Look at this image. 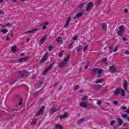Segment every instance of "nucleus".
I'll use <instances>...</instances> for the list:
<instances>
[{"instance_id": "obj_18", "label": "nucleus", "mask_w": 129, "mask_h": 129, "mask_svg": "<svg viewBox=\"0 0 129 129\" xmlns=\"http://www.w3.org/2000/svg\"><path fill=\"white\" fill-rule=\"evenodd\" d=\"M117 121L119 125H122L123 122H124L123 120L121 119L120 118L117 119Z\"/></svg>"}, {"instance_id": "obj_11", "label": "nucleus", "mask_w": 129, "mask_h": 129, "mask_svg": "<svg viewBox=\"0 0 129 129\" xmlns=\"http://www.w3.org/2000/svg\"><path fill=\"white\" fill-rule=\"evenodd\" d=\"M52 67L53 64H50L47 68H46L43 72V74H46V73H47V72H48V71H49V70H50Z\"/></svg>"}, {"instance_id": "obj_8", "label": "nucleus", "mask_w": 129, "mask_h": 129, "mask_svg": "<svg viewBox=\"0 0 129 129\" xmlns=\"http://www.w3.org/2000/svg\"><path fill=\"white\" fill-rule=\"evenodd\" d=\"M46 39H47V35H45L43 36L40 40H39V45L41 46L44 44V42L46 41Z\"/></svg>"}, {"instance_id": "obj_20", "label": "nucleus", "mask_w": 129, "mask_h": 129, "mask_svg": "<svg viewBox=\"0 0 129 129\" xmlns=\"http://www.w3.org/2000/svg\"><path fill=\"white\" fill-rule=\"evenodd\" d=\"M102 28L103 31H106L107 29V24L106 23H103L102 25Z\"/></svg>"}, {"instance_id": "obj_64", "label": "nucleus", "mask_w": 129, "mask_h": 129, "mask_svg": "<svg viewBox=\"0 0 129 129\" xmlns=\"http://www.w3.org/2000/svg\"><path fill=\"white\" fill-rule=\"evenodd\" d=\"M58 84V83H56L54 84V86H57V84Z\"/></svg>"}, {"instance_id": "obj_9", "label": "nucleus", "mask_w": 129, "mask_h": 129, "mask_svg": "<svg viewBox=\"0 0 129 129\" xmlns=\"http://www.w3.org/2000/svg\"><path fill=\"white\" fill-rule=\"evenodd\" d=\"M38 30V28H35L32 30H28L26 32H25V34H32L33 33H35L37 32Z\"/></svg>"}, {"instance_id": "obj_61", "label": "nucleus", "mask_w": 129, "mask_h": 129, "mask_svg": "<svg viewBox=\"0 0 129 129\" xmlns=\"http://www.w3.org/2000/svg\"><path fill=\"white\" fill-rule=\"evenodd\" d=\"M10 35L11 36V37H13L14 36V34H13V33H11L10 34Z\"/></svg>"}, {"instance_id": "obj_27", "label": "nucleus", "mask_w": 129, "mask_h": 129, "mask_svg": "<svg viewBox=\"0 0 129 129\" xmlns=\"http://www.w3.org/2000/svg\"><path fill=\"white\" fill-rule=\"evenodd\" d=\"M89 46V45L87 44V45H86L83 47L84 51H87V50H88V46Z\"/></svg>"}, {"instance_id": "obj_45", "label": "nucleus", "mask_w": 129, "mask_h": 129, "mask_svg": "<svg viewBox=\"0 0 129 129\" xmlns=\"http://www.w3.org/2000/svg\"><path fill=\"white\" fill-rule=\"evenodd\" d=\"M79 87H78V85H77V86H76L74 87V90H77V89H78Z\"/></svg>"}, {"instance_id": "obj_7", "label": "nucleus", "mask_w": 129, "mask_h": 129, "mask_svg": "<svg viewBox=\"0 0 129 129\" xmlns=\"http://www.w3.org/2000/svg\"><path fill=\"white\" fill-rule=\"evenodd\" d=\"M70 21H71V17H69L66 21L64 24V28L68 27V26H69V24H70Z\"/></svg>"}, {"instance_id": "obj_31", "label": "nucleus", "mask_w": 129, "mask_h": 129, "mask_svg": "<svg viewBox=\"0 0 129 129\" xmlns=\"http://www.w3.org/2000/svg\"><path fill=\"white\" fill-rule=\"evenodd\" d=\"M118 48H119V45H117L115 47V49L114 50V53H115V52H117V50H118Z\"/></svg>"}, {"instance_id": "obj_24", "label": "nucleus", "mask_w": 129, "mask_h": 129, "mask_svg": "<svg viewBox=\"0 0 129 129\" xmlns=\"http://www.w3.org/2000/svg\"><path fill=\"white\" fill-rule=\"evenodd\" d=\"M102 82H103V79H100L96 81L95 83H96V84H98V83H102Z\"/></svg>"}, {"instance_id": "obj_1", "label": "nucleus", "mask_w": 129, "mask_h": 129, "mask_svg": "<svg viewBox=\"0 0 129 129\" xmlns=\"http://www.w3.org/2000/svg\"><path fill=\"white\" fill-rule=\"evenodd\" d=\"M124 26L123 25H121L119 27V30L117 32V34L118 36H123L124 34L123 32H124Z\"/></svg>"}, {"instance_id": "obj_12", "label": "nucleus", "mask_w": 129, "mask_h": 129, "mask_svg": "<svg viewBox=\"0 0 129 129\" xmlns=\"http://www.w3.org/2000/svg\"><path fill=\"white\" fill-rule=\"evenodd\" d=\"M11 50L12 53H15L17 51H19V49H18L16 46L12 47L11 48Z\"/></svg>"}, {"instance_id": "obj_50", "label": "nucleus", "mask_w": 129, "mask_h": 129, "mask_svg": "<svg viewBox=\"0 0 129 129\" xmlns=\"http://www.w3.org/2000/svg\"><path fill=\"white\" fill-rule=\"evenodd\" d=\"M6 27H11V26H12V24H11L10 23H7V24H6Z\"/></svg>"}, {"instance_id": "obj_56", "label": "nucleus", "mask_w": 129, "mask_h": 129, "mask_svg": "<svg viewBox=\"0 0 129 129\" xmlns=\"http://www.w3.org/2000/svg\"><path fill=\"white\" fill-rule=\"evenodd\" d=\"M103 61L104 62H106V61H107V58H104V59H103Z\"/></svg>"}, {"instance_id": "obj_33", "label": "nucleus", "mask_w": 129, "mask_h": 129, "mask_svg": "<svg viewBox=\"0 0 129 129\" xmlns=\"http://www.w3.org/2000/svg\"><path fill=\"white\" fill-rule=\"evenodd\" d=\"M83 121H84V118H81L78 120V123H81L82 122H83Z\"/></svg>"}, {"instance_id": "obj_47", "label": "nucleus", "mask_w": 129, "mask_h": 129, "mask_svg": "<svg viewBox=\"0 0 129 129\" xmlns=\"http://www.w3.org/2000/svg\"><path fill=\"white\" fill-rule=\"evenodd\" d=\"M77 38H78L77 36H75V37H74L73 38V40L74 41H76V40H77Z\"/></svg>"}, {"instance_id": "obj_14", "label": "nucleus", "mask_w": 129, "mask_h": 129, "mask_svg": "<svg viewBox=\"0 0 129 129\" xmlns=\"http://www.w3.org/2000/svg\"><path fill=\"white\" fill-rule=\"evenodd\" d=\"M82 15H83V12L78 13L77 14H76V15L75 16V17L74 18V19H78V18H80V17H81L82 16Z\"/></svg>"}, {"instance_id": "obj_51", "label": "nucleus", "mask_w": 129, "mask_h": 129, "mask_svg": "<svg viewBox=\"0 0 129 129\" xmlns=\"http://www.w3.org/2000/svg\"><path fill=\"white\" fill-rule=\"evenodd\" d=\"M123 126H127V123L124 122L123 123Z\"/></svg>"}, {"instance_id": "obj_34", "label": "nucleus", "mask_w": 129, "mask_h": 129, "mask_svg": "<svg viewBox=\"0 0 129 129\" xmlns=\"http://www.w3.org/2000/svg\"><path fill=\"white\" fill-rule=\"evenodd\" d=\"M122 118H127V114H122Z\"/></svg>"}, {"instance_id": "obj_15", "label": "nucleus", "mask_w": 129, "mask_h": 129, "mask_svg": "<svg viewBox=\"0 0 129 129\" xmlns=\"http://www.w3.org/2000/svg\"><path fill=\"white\" fill-rule=\"evenodd\" d=\"M120 89H116L115 90L113 91V93L114 95H118L119 94V92L120 91Z\"/></svg>"}, {"instance_id": "obj_16", "label": "nucleus", "mask_w": 129, "mask_h": 129, "mask_svg": "<svg viewBox=\"0 0 129 129\" xmlns=\"http://www.w3.org/2000/svg\"><path fill=\"white\" fill-rule=\"evenodd\" d=\"M119 93L121 94V96H125V91L122 89H120Z\"/></svg>"}, {"instance_id": "obj_40", "label": "nucleus", "mask_w": 129, "mask_h": 129, "mask_svg": "<svg viewBox=\"0 0 129 129\" xmlns=\"http://www.w3.org/2000/svg\"><path fill=\"white\" fill-rule=\"evenodd\" d=\"M37 122L36 121V120H33L31 123V125H35V124Z\"/></svg>"}, {"instance_id": "obj_26", "label": "nucleus", "mask_w": 129, "mask_h": 129, "mask_svg": "<svg viewBox=\"0 0 129 129\" xmlns=\"http://www.w3.org/2000/svg\"><path fill=\"white\" fill-rule=\"evenodd\" d=\"M66 64H67L66 62H65L64 61H63L59 63V67H64V66H65V65H66Z\"/></svg>"}, {"instance_id": "obj_58", "label": "nucleus", "mask_w": 129, "mask_h": 129, "mask_svg": "<svg viewBox=\"0 0 129 129\" xmlns=\"http://www.w3.org/2000/svg\"><path fill=\"white\" fill-rule=\"evenodd\" d=\"M25 55V53H21L20 54V56H21V57H23V56H24Z\"/></svg>"}, {"instance_id": "obj_35", "label": "nucleus", "mask_w": 129, "mask_h": 129, "mask_svg": "<svg viewBox=\"0 0 129 129\" xmlns=\"http://www.w3.org/2000/svg\"><path fill=\"white\" fill-rule=\"evenodd\" d=\"M52 49H53V46L52 45H50L49 47H48V51L49 52H51V51H52Z\"/></svg>"}, {"instance_id": "obj_22", "label": "nucleus", "mask_w": 129, "mask_h": 129, "mask_svg": "<svg viewBox=\"0 0 129 129\" xmlns=\"http://www.w3.org/2000/svg\"><path fill=\"white\" fill-rule=\"evenodd\" d=\"M59 109H56L55 108H52L50 112L51 113H55V112H57V111H58Z\"/></svg>"}, {"instance_id": "obj_19", "label": "nucleus", "mask_w": 129, "mask_h": 129, "mask_svg": "<svg viewBox=\"0 0 129 129\" xmlns=\"http://www.w3.org/2000/svg\"><path fill=\"white\" fill-rule=\"evenodd\" d=\"M123 87H124V89H125V90H127V88H126V87H127V85H128V83H127V81L126 80H124L123 81Z\"/></svg>"}, {"instance_id": "obj_54", "label": "nucleus", "mask_w": 129, "mask_h": 129, "mask_svg": "<svg viewBox=\"0 0 129 129\" xmlns=\"http://www.w3.org/2000/svg\"><path fill=\"white\" fill-rule=\"evenodd\" d=\"M124 12H125V13H128V10L127 9H125Z\"/></svg>"}, {"instance_id": "obj_30", "label": "nucleus", "mask_w": 129, "mask_h": 129, "mask_svg": "<svg viewBox=\"0 0 129 129\" xmlns=\"http://www.w3.org/2000/svg\"><path fill=\"white\" fill-rule=\"evenodd\" d=\"M92 71H93V73L94 74L96 73V72H97V71H98V68L93 69Z\"/></svg>"}, {"instance_id": "obj_62", "label": "nucleus", "mask_w": 129, "mask_h": 129, "mask_svg": "<svg viewBox=\"0 0 129 129\" xmlns=\"http://www.w3.org/2000/svg\"><path fill=\"white\" fill-rule=\"evenodd\" d=\"M101 0H98V4H100Z\"/></svg>"}, {"instance_id": "obj_49", "label": "nucleus", "mask_w": 129, "mask_h": 129, "mask_svg": "<svg viewBox=\"0 0 129 129\" xmlns=\"http://www.w3.org/2000/svg\"><path fill=\"white\" fill-rule=\"evenodd\" d=\"M126 55H129V50H126L124 52Z\"/></svg>"}, {"instance_id": "obj_2", "label": "nucleus", "mask_w": 129, "mask_h": 129, "mask_svg": "<svg viewBox=\"0 0 129 129\" xmlns=\"http://www.w3.org/2000/svg\"><path fill=\"white\" fill-rule=\"evenodd\" d=\"M49 57V53L46 52L45 55L43 56V57L40 61V63L42 64L43 63H44V62H46L48 60V58Z\"/></svg>"}, {"instance_id": "obj_42", "label": "nucleus", "mask_w": 129, "mask_h": 129, "mask_svg": "<svg viewBox=\"0 0 129 129\" xmlns=\"http://www.w3.org/2000/svg\"><path fill=\"white\" fill-rule=\"evenodd\" d=\"M114 123H115V121L112 120L110 123V125H111V126H112V125H113V124H114Z\"/></svg>"}, {"instance_id": "obj_59", "label": "nucleus", "mask_w": 129, "mask_h": 129, "mask_svg": "<svg viewBox=\"0 0 129 129\" xmlns=\"http://www.w3.org/2000/svg\"><path fill=\"white\" fill-rule=\"evenodd\" d=\"M44 25H45L44 24V23H41V24H40L39 26H38V27H41V26H44Z\"/></svg>"}, {"instance_id": "obj_53", "label": "nucleus", "mask_w": 129, "mask_h": 129, "mask_svg": "<svg viewBox=\"0 0 129 129\" xmlns=\"http://www.w3.org/2000/svg\"><path fill=\"white\" fill-rule=\"evenodd\" d=\"M6 41H10V37L9 36H7Z\"/></svg>"}, {"instance_id": "obj_39", "label": "nucleus", "mask_w": 129, "mask_h": 129, "mask_svg": "<svg viewBox=\"0 0 129 129\" xmlns=\"http://www.w3.org/2000/svg\"><path fill=\"white\" fill-rule=\"evenodd\" d=\"M89 63H90V62H89V61H87V62H86V66L85 67V68L86 69H87V68H88V65H89Z\"/></svg>"}, {"instance_id": "obj_38", "label": "nucleus", "mask_w": 129, "mask_h": 129, "mask_svg": "<svg viewBox=\"0 0 129 129\" xmlns=\"http://www.w3.org/2000/svg\"><path fill=\"white\" fill-rule=\"evenodd\" d=\"M112 49H113V46H111L109 47L110 53H112Z\"/></svg>"}, {"instance_id": "obj_36", "label": "nucleus", "mask_w": 129, "mask_h": 129, "mask_svg": "<svg viewBox=\"0 0 129 129\" xmlns=\"http://www.w3.org/2000/svg\"><path fill=\"white\" fill-rule=\"evenodd\" d=\"M73 44H74V43H70V44L69 45V46H68V49H71V47H72V46L73 45Z\"/></svg>"}, {"instance_id": "obj_44", "label": "nucleus", "mask_w": 129, "mask_h": 129, "mask_svg": "<svg viewBox=\"0 0 129 129\" xmlns=\"http://www.w3.org/2000/svg\"><path fill=\"white\" fill-rule=\"evenodd\" d=\"M0 15H5V12L3 10H0Z\"/></svg>"}, {"instance_id": "obj_37", "label": "nucleus", "mask_w": 129, "mask_h": 129, "mask_svg": "<svg viewBox=\"0 0 129 129\" xmlns=\"http://www.w3.org/2000/svg\"><path fill=\"white\" fill-rule=\"evenodd\" d=\"M121 109L122 110H126V109H127V107H126V106H123L121 107Z\"/></svg>"}, {"instance_id": "obj_25", "label": "nucleus", "mask_w": 129, "mask_h": 129, "mask_svg": "<svg viewBox=\"0 0 129 129\" xmlns=\"http://www.w3.org/2000/svg\"><path fill=\"white\" fill-rule=\"evenodd\" d=\"M55 127L56 129H63V126L59 124H55Z\"/></svg>"}, {"instance_id": "obj_17", "label": "nucleus", "mask_w": 129, "mask_h": 129, "mask_svg": "<svg viewBox=\"0 0 129 129\" xmlns=\"http://www.w3.org/2000/svg\"><path fill=\"white\" fill-rule=\"evenodd\" d=\"M68 116V114L66 112L64 113V115H60L59 117L60 118V119H63L64 118H66Z\"/></svg>"}, {"instance_id": "obj_4", "label": "nucleus", "mask_w": 129, "mask_h": 129, "mask_svg": "<svg viewBox=\"0 0 129 129\" xmlns=\"http://www.w3.org/2000/svg\"><path fill=\"white\" fill-rule=\"evenodd\" d=\"M93 8V3L92 2H90L88 3L87 7L86 8V11L88 12L90 10H91Z\"/></svg>"}, {"instance_id": "obj_55", "label": "nucleus", "mask_w": 129, "mask_h": 129, "mask_svg": "<svg viewBox=\"0 0 129 129\" xmlns=\"http://www.w3.org/2000/svg\"><path fill=\"white\" fill-rule=\"evenodd\" d=\"M44 24L46 26H48V25H49V22H47L46 23H44Z\"/></svg>"}, {"instance_id": "obj_63", "label": "nucleus", "mask_w": 129, "mask_h": 129, "mask_svg": "<svg viewBox=\"0 0 129 129\" xmlns=\"http://www.w3.org/2000/svg\"><path fill=\"white\" fill-rule=\"evenodd\" d=\"M42 29L43 30H45V29H46V26H43Z\"/></svg>"}, {"instance_id": "obj_13", "label": "nucleus", "mask_w": 129, "mask_h": 129, "mask_svg": "<svg viewBox=\"0 0 129 129\" xmlns=\"http://www.w3.org/2000/svg\"><path fill=\"white\" fill-rule=\"evenodd\" d=\"M79 106L81 107H83V108H86V107L87 106V104L85 102H81L79 104Z\"/></svg>"}, {"instance_id": "obj_29", "label": "nucleus", "mask_w": 129, "mask_h": 129, "mask_svg": "<svg viewBox=\"0 0 129 129\" xmlns=\"http://www.w3.org/2000/svg\"><path fill=\"white\" fill-rule=\"evenodd\" d=\"M81 45H79V47L77 48V52H79L81 51Z\"/></svg>"}, {"instance_id": "obj_46", "label": "nucleus", "mask_w": 129, "mask_h": 129, "mask_svg": "<svg viewBox=\"0 0 129 129\" xmlns=\"http://www.w3.org/2000/svg\"><path fill=\"white\" fill-rule=\"evenodd\" d=\"M114 104L115 105H117V104H118V101H114Z\"/></svg>"}, {"instance_id": "obj_60", "label": "nucleus", "mask_w": 129, "mask_h": 129, "mask_svg": "<svg viewBox=\"0 0 129 129\" xmlns=\"http://www.w3.org/2000/svg\"><path fill=\"white\" fill-rule=\"evenodd\" d=\"M19 105H21L22 104V101H20L19 103H18Z\"/></svg>"}, {"instance_id": "obj_48", "label": "nucleus", "mask_w": 129, "mask_h": 129, "mask_svg": "<svg viewBox=\"0 0 129 129\" xmlns=\"http://www.w3.org/2000/svg\"><path fill=\"white\" fill-rule=\"evenodd\" d=\"M87 98V97L86 96H84L83 98H82L83 101H84V100H85V99H86Z\"/></svg>"}, {"instance_id": "obj_23", "label": "nucleus", "mask_w": 129, "mask_h": 129, "mask_svg": "<svg viewBox=\"0 0 129 129\" xmlns=\"http://www.w3.org/2000/svg\"><path fill=\"white\" fill-rule=\"evenodd\" d=\"M56 41L57 43H63V41L62 40V37H58L56 38Z\"/></svg>"}, {"instance_id": "obj_32", "label": "nucleus", "mask_w": 129, "mask_h": 129, "mask_svg": "<svg viewBox=\"0 0 129 129\" xmlns=\"http://www.w3.org/2000/svg\"><path fill=\"white\" fill-rule=\"evenodd\" d=\"M1 32L3 34H7L8 33V29L2 30H1Z\"/></svg>"}, {"instance_id": "obj_21", "label": "nucleus", "mask_w": 129, "mask_h": 129, "mask_svg": "<svg viewBox=\"0 0 129 129\" xmlns=\"http://www.w3.org/2000/svg\"><path fill=\"white\" fill-rule=\"evenodd\" d=\"M70 60V56L69 55H68L66 58H64L63 62L66 63L67 64V62Z\"/></svg>"}, {"instance_id": "obj_5", "label": "nucleus", "mask_w": 129, "mask_h": 129, "mask_svg": "<svg viewBox=\"0 0 129 129\" xmlns=\"http://www.w3.org/2000/svg\"><path fill=\"white\" fill-rule=\"evenodd\" d=\"M30 59V57H25L23 58H19L18 59V61L20 63H22L23 62H26L28 61Z\"/></svg>"}, {"instance_id": "obj_10", "label": "nucleus", "mask_w": 129, "mask_h": 129, "mask_svg": "<svg viewBox=\"0 0 129 129\" xmlns=\"http://www.w3.org/2000/svg\"><path fill=\"white\" fill-rule=\"evenodd\" d=\"M109 70L111 72H113V73H114V72H116V69L115 68V67L114 66H112L109 67Z\"/></svg>"}, {"instance_id": "obj_3", "label": "nucleus", "mask_w": 129, "mask_h": 129, "mask_svg": "<svg viewBox=\"0 0 129 129\" xmlns=\"http://www.w3.org/2000/svg\"><path fill=\"white\" fill-rule=\"evenodd\" d=\"M44 110H45V106H42L39 110L37 112V113L35 115V116H39L40 115L42 114L43 112H44Z\"/></svg>"}, {"instance_id": "obj_43", "label": "nucleus", "mask_w": 129, "mask_h": 129, "mask_svg": "<svg viewBox=\"0 0 129 129\" xmlns=\"http://www.w3.org/2000/svg\"><path fill=\"white\" fill-rule=\"evenodd\" d=\"M98 74L100 75L101 74V72H102V69H98Z\"/></svg>"}, {"instance_id": "obj_41", "label": "nucleus", "mask_w": 129, "mask_h": 129, "mask_svg": "<svg viewBox=\"0 0 129 129\" xmlns=\"http://www.w3.org/2000/svg\"><path fill=\"white\" fill-rule=\"evenodd\" d=\"M84 5H85V3H81L79 6V8H82L83 7H84Z\"/></svg>"}, {"instance_id": "obj_57", "label": "nucleus", "mask_w": 129, "mask_h": 129, "mask_svg": "<svg viewBox=\"0 0 129 129\" xmlns=\"http://www.w3.org/2000/svg\"><path fill=\"white\" fill-rule=\"evenodd\" d=\"M123 41H124V42H126V41H127V39H126V38H125L124 37H123Z\"/></svg>"}, {"instance_id": "obj_28", "label": "nucleus", "mask_w": 129, "mask_h": 129, "mask_svg": "<svg viewBox=\"0 0 129 129\" xmlns=\"http://www.w3.org/2000/svg\"><path fill=\"white\" fill-rule=\"evenodd\" d=\"M64 53V51H61L58 53V57H63V54Z\"/></svg>"}, {"instance_id": "obj_6", "label": "nucleus", "mask_w": 129, "mask_h": 129, "mask_svg": "<svg viewBox=\"0 0 129 129\" xmlns=\"http://www.w3.org/2000/svg\"><path fill=\"white\" fill-rule=\"evenodd\" d=\"M30 75V72L27 71H23V73L21 75L20 77H26V76H29Z\"/></svg>"}, {"instance_id": "obj_52", "label": "nucleus", "mask_w": 129, "mask_h": 129, "mask_svg": "<svg viewBox=\"0 0 129 129\" xmlns=\"http://www.w3.org/2000/svg\"><path fill=\"white\" fill-rule=\"evenodd\" d=\"M97 104L98 105H100V104H101V102L100 101H98Z\"/></svg>"}]
</instances>
